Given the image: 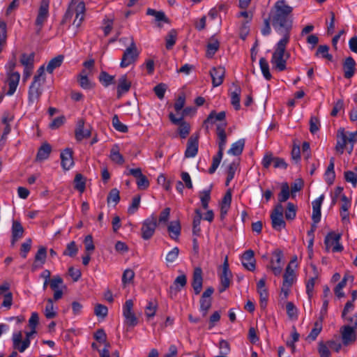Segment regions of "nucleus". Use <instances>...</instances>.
Masks as SVG:
<instances>
[{
  "label": "nucleus",
  "mask_w": 357,
  "mask_h": 357,
  "mask_svg": "<svg viewBox=\"0 0 357 357\" xmlns=\"http://www.w3.org/2000/svg\"><path fill=\"white\" fill-rule=\"evenodd\" d=\"M176 32L175 30H171L166 36V48L170 50L176 43Z\"/></svg>",
  "instance_id": "60"
},
{
  "label": "nucleus",
  "mask_w": 357,
  "mask_h": 357,
  "mask_svg": "<svg viewBox=\"0 0 357 357\" xmlns=\"http://www.w3.org/2000/svg\"><path fill=\"white\" fill-rule=\"evenodd\" d=\"M259 66L264 79L270 80L272 75L270 73L268 63L265 58L262 57L259 59Z\"/></svg>",
  "instance_id": "44"
},
{
  "label": "nucleus",
  "mask_w": 357,
  "mask_h": 357,
  "mask_svg": "<svg viewBox=\"0 0 357 357\" xmlns=\"http://www.w3.org/2000/svg\"><path fill=\"white\" fill-rule=\"evenodd\" d=\"M238 167V163L236 162H232L228 165L227 168V178L225 181L226 186H228L230 182L234 179Z\"/></svg>",
  "instance_id": "38"
},
{
  "label": "nucleus",
  "mask_w": 357,
  "mask_h": 357,
  "mask_svg": "<svg viewBox=\"0 0 357 357\" xmlns=\"http://www.w3.org/2000/svg\"><path fill=\"white\" fill-rule=\"evenodd\" d=\"M296 208L295 205L289 202L287 204V210L285 211V218L287 220H294L296 218Z\"/></svg>",
  "instance_id": "63"
},
{
  "label": "nucleus",
  "mask_w": 357,
  "mask_h": 357,
  "mask_svg": "<svg viewBox=\"0 0 357 357\" xmlns=\"http://www.w3.org/2000/svg\"><path fill=\"white\" fill-rule=\"evenodd\" d=\"M356 65V61L351 56L347 57L344 59L342 63V68L344 71V76L345 78L350 79L354 76L355 73Z\"/></svg>",
  "instance_id": "26"
},
{
  "label": "nucleus",
  "mask_w": 357,
  "mask_h": 357,
  "mask_svg": "<svg viewBox=\"0 0 357 357\" xmlns=\"http://www.w3.org/2000/svg\"><path fill=\"white\" fill-rule=\"evenodd\" d=\"M234 89L230 94L231 104L236 110H238L241 107L240 96L241 93V88L237 85H234Z\"/></svg>",
  "instance_id": "35"
},
{
  "label": "nucleus",
  "mask_w": 357,
  "mask_h": 357,
  "mask_svg": "<svg viewBox=\"0 0 357 357\" xmlns=\"http://www.w3.org/2000/svg\"><path fill=\"white\" fill-rule=\"evenodd\" d=\"M356 142L357 135H337L335 151L339 154H342L345 151L351 154Z\"/></svg>",
  "instance_id": "5"
},
{
  "label": "nucleus",
  "mask_w": 357,
  "mask_h": 357,
  "mask_svg": "<svg viewBox=\"0 0 357 357\" xmlns=\"http://www.w3.org/2000/svg\"><path fill=\"white\" fill-rule=\"evenodd\" d=\"M12 239L11 244L14 245L15 243L22 237L24 233V228L19 221L14 220L13 222L12 228Z\"/></svg>",
  "instance_id": "28"
},
{
  "label": "nucleus",
  "mask_w": 357,
  "mask_h": 357,
  "mask_svg": "<svg viewBox=\"0 0 357 357\" xmlns=\"http://www.w3.org/2000/svg\"><path fill=\"white\" fill-rule=\"evenodd\" d=\"M158 309V303L156 301L149 300L147 301V305L145 307V314L148 318H153L155 317Z\"/></svg>",
  "instance_id": "48"
},
{
  "label": "nucleus",
  "mask_w": 357,
  "mask_h": 357,
  "mask_svg": "<svg viewBox=\"0 0 357 357\" xmlns=\"http://www.w3.org/2000/svg\"><path fill=\"white\" fill-rule=\"evenodd\" d=\"M220 43L217 39L212 38L207 45L206 55L208 57H213L215 52L218 50Z\"/></svg>",
  "instance_id": "42"
},
{
  "label": "nucleus",
  "mask_w": 357,
  "mask_h": 357,
  "mask_svg": "<svg viewBox=\"0 0 357 357\" xmlns=\"http://www.w3.org/2000/svg\"><path fill=\"white\" fill-rule=\"evenodd\" d=\"M20 79V74L18 72L8 73L7 82L8 84V91L6 94L12 96L17 90Z\"/></svg>",
  "instance_id": "23"
},
{
  "label": "nucleus",
  "mask_w": 357,
  "mask_h": 357,
  "mask_svg": "<svg viewBox=\"0 0 357 357\" xmlns=\"http://www.w3.org/2000/svg\"><path fill=\"white\" fill-rule=\"evenodd\" d=\"M139 56V52L137 49L135 43L132 38L130 45L128 47L123 54L120 63L121 68H127L134 63Z\"/></svg>",
  "instance_id": "7"
},
{
  "label": "nucleus",
  "mask_w": 357,
  "mask_h": 357,
  "mask_svg": "<svg viewBox=\"0 0 357 357\" xmlns=\"http://www.w3.org/2000/svg\"><path fill=\"white\" fill-rule=\"evenodd\" d=\"M78 252V248L75 241H71L67 244L66 250L63 251V255L69 256L70 257H75Z\"/></svg>",
  "instance_id": "57"
},
{
  "label": "nucleus",
  "mask_w": 357,
  "mask_h": 357,
  "mask_svg": "<svg viewBox=\"0 0 357 357\" xmlns=\"http://www.w3.org/2000/svg\"><path fill=\"white\" fill-rule=\"evenodd\" d=\"M134 277H135V272L132 269H130V268L126 269L123 273V275H122V278H121L122 284L124 287L126 286L128 284L130 283L133 280Z\"/></svg>",
  "instance_id": "58"
},
{
  "label": "nucleus",
  "mask_w": 357,
  "mask_h": 357,
  "mask_svg": "<svg viewBox=\"0 0 357 357\" xmlns=\"http://www.w3.org/2000/svg\"><path fill=\"white\" fill-rule=\"evenodd\" d=\"M50 288L54 291V300L61 299L63 294V289L65 288L63 279L59 275L54 276L50 281Z\"/></svg>",
  "instance_id": "16"
},
{
  "label": "nucleus",
  "mask_w": 357,
  "mask_h": 357,
  "mask_svg": "<svg viewBox=\"0 0 357 357\" xmlns=\"http://www.w3.org/2000/svg\"><path fill=\"white\" fill-rule=\"evenodd\" d=\"M63 59L64 57L63 55H58L57 56L52 59L47 66V71L49 73H52L54 69L61 66Z\"/></svg>",
  "instance_id": "36"
},
{
  "label": "nucleus",
  "mask_w": 357,
  "mask_h": 357,
  "mask_svg": "<svg viewBox=\"0 0 357 357\" xmlns=\"http://www.w3.org/2000/svg\"><path fill=\"white\" fill-rule=\"evenodd\" d=\"M211 200V188L204 189L200 192V201L202 206L204 209H207L208 207V203Z\"/></svg>",
  "instance_id": "50"
},
{
  "label": "nucleus",
  "mask_w": 357,
  "mask_h": 357,
  "mask_svg": "<svg viewBox=\"0 0 357 357\" xmlns=\"http://www.w3.org/2000/svg\"><path fill=\"white\" fill-rule=\"evenodd\" d=\"M271 255L272 256L267 268L270 269L274 275L279 276L281 275L283 269V252L280 249H276L272 252Z\"/></svg>",
  "instance_id": "6"
},
{
  "label": "nucleus",
  "mask_w": 357,
  "mask_h": 357,
  "mask_svg": "<svg viewBox=\"0 0 357 357\" xmlns=\"http://www.w3.org/2000/svg\"><path fill=\"white\" fill-rule=\"evenodd\" d=\"M131 86V82L127 79L126 75H122L119 79L117 86V96L120 98L123 94L127 93Z\"/></svg>",
  "instance_id": "30"
},
{
  "label": "nucleus",
  "mask_w": 357,
  "mask_h": 357,
  "mask_svg": "<svg viewBox=\"0 0 357 357\" xmlns=\"http://www.w3.org/2000/svg\"><path fill=\"white\" fill-rule=\"evenodd\" d=\"M33 54H23L21 56L20 62L26 68V69H32L33 66Z\"/></svg>",
  "instance_id": "53"
},
{
  "label": "nucleus",
  "mask_w": 357,
  "mask_h": 357,
  "mask_svg": "<svg viewBox=\"0 0 357 357\" xmlns=\"http://www.w3.org/2000/svg\"><path fill=\"white\" fill-rule=\"evenodd\" d=\"M322 330V321L319 320L317 321L314 324L313 328L310 332L309 335L307 337V339L310 341H314L319 333H321Z\"/></svg>",
  "instance_id": "40"
},
{
  "label": "nucleus",
  "mask_w": 357,
  "mask_h": 357,
  "mask_svg": "<svg viewBox=\"0 0 357 357\" xmlns=\"http://www.w3.org/2000/svg\"><path fill=\"white\" fill-rule=\"evenodd\" d=\"M112 126L118 132H126L128 131L127 126L119 121L117 115H114L112 118Z\"/></svg>",
  "instance_id": "61"
},
{
  "label": "nucleus",
  "mask_w": 357,
  "mask_h": 357,
  "mask_svg": "<svg viewBox=\"0 0 357 357\" xmlns=\"http://www.w3.org/2000/svg\"><path fill=\"white\" fill-rule=\"evenodd\" d=\"M45 68L42 66L38 69L36 74L33 77V82L29 86V102L33 103L40 98L43 93V86L45 84Z\"/></svg>",
  "instance_id": "2"
},
{
  "label": "nucleus",
  "mask_w": 357,
  "mask_h": 357,
  "mask_svg": "<svg viewBox=\"0 0 357 357\" xmlns=\"http://www.w3.org/2000/svg\"><path fill=\"white\" fill-rule=\"evenodd\" d=\"M133 301L131 299L127 300L123 305V316L125 319L124 324L129 327H135L138 324V319L134 313Z\"/></svg>",
  "instance_id": "10"
},
{
  "label": "nucleus",
  "mask_w": 357,
  "mask_h": 357,
  "mask_svg": "<svg viewBox=\"0 0 357 357\" xmlns=\"http://www.w3.org/2000/svg\"><path fill=\"white\" fill-rule=\"evenodd\" d=\"M255 253L252 250H246L241 257L242 265L248 271H254L255 270Z\"/></svg>",
  "instance_id": "22"
},
{
  "label": "nucleus",
  "mask_w": 357,
  "mask_h": 357,
  "mask_svg": "<svg viewBox=\"0 0 357 357\" xmlns=\"http://www.w3.org/2000/svg\"><path fill=\"white\" fill-rule=\"evenodd\" d=\"M199 149V137L198 135L191 136L187 142L186 149L185 151V157L187 158H195Z\"/></svg>",
  "instance_id": "18"
},
{
  "label": "nucleus",
  "mask_w": 357,
  "mask_h": 357,
  "mask_svg": "<svg viewBox=\"0 0 357 357\" xmlns=\"http://www.w3.org/2000/svg\"><path fill=\"white\" fill-rule=\"evenodd\" d=\"M293 8L287 4L285 0H278L274 4L271 14L272 26L275 31L282 38L274 46L271 63L273 68L284 71L287 68V59L289 54L287 52V46L289 43L291 31L293 27L291 13Z\"/></svg>",
  "instance_id": "1"
},
{
  "label": "nucleus",
  "mask_w": 357,
  "mask_h": 357,
  "mask_svg": "<svg viewBox=\"0 0 357 357\" xmlns=\"http://www.w3.org/2000/svg\"><path fill=\"white\" fill-rule=\"evenodd\" d=\"M328 51L329 47L328 45H319L317 48L316 56L331 61L333 56L328 53Z\"/></svg>",
  "instance_id": "55"
},
{
  "label": "nucleus",
  "mask_w": 357,
  "mask_h": 357,
  "mask_svg": "<svg viewBox=\"0 0 357 357\" xmlns=\"http://www.w3.org/2000/svg\"><path fill=\"white\" fill-rule=\"evenodd\" d=\"M157 227V220L154 214L151 215L142 222L141 228L142 238L144 240L150 239L154 234Z\"/></svg>",
  "instance_id": "9"
},
{
  "label": "nucleus",
  "mask_w": 357,
  "mask_h": 357,
  "mask_svg": "<svg viewBox=\"0 0 357 357\" xmlns=\"http://www.w3.org/2000/svg\"><path fill=\"white\" fill-rule=\"evenodd\" d=\"M54 298H47V304L44 310V314L47 319H53L57 314V307L54 305Z\"/></svg>",
  "instance_id": "32"
},
{
  "label": "nucleus",
  "mask_w": 357,
  "mask_h": 357,
  "mask_svg": "<svg viewBox=\"0 0 357 357\" xmlns=\"http://www.w3.org/2000/svg\"><path fill=\"white\" fill-rule=\"evenodd\" d=\"M272 227L275 230L281 231L286 226L283 216L271 215Z\"/></svg>",
  "instance_id": "45"
},
{
  "label": "nucleus",
  "mask_w": 357,
  "mask_h": 357,
  "mask_svg": "<svg viewBox=\"0 0 357 357\" xmlns=\"http://www.w3.org/2000/svg\"><path fill=\"white\" fill-rule=\"evenodd\" d=\"M356 328L348 325H344L340 328V332L343 345L348 346L356 340Z\"/></svg>",
  "instance_id": "13"
},
{
  "label": "nucleus",
  "mask_w": 357,
  "mask_h": 357,
  "mask_svg": "<svg viewBox=\"0 0 357 357\" xmlns=\"http://www.w3.org/2000/svg\"><path fill=\"white\" fill-rule=\"evenodd\" d=\"M244 146H245V139H240L231 144V146L228 150L227 153L229 155L238 156L242 153Z\"/></svg>",
  "instance_id": "34"
},
{
  "label": "nucleus",
  "mask_w": 357,
  "mask_h": 357,
  "mask_svg": "<svg viewBox=\"0 0 357 357\" xmlns=\"http://www.w3.org/2000/svg\"><path fill=\"white\" fill-rule=\"evenodd\" d=\"M214 292V289L212 287H208L202 294L200 298L199 312L203 317H206L208 310L211 307L212 299L211 296Z\"/></svg>",
  "instance_id": "11"
},
{
  "label": "nucleus",
  "mask_w": 357,
  "mask_h": 357,
  "mask_svg": "<svg viewBox=\"0 0 357 357\" xmlns=\"http://www.w3.org/2000/svg\"><path fill=\"white\" fill-rule=\"evenodd\" d=\"M78 82L80 86L84 89H91L93 88L91 82L87 77V73L85 70H83L81 73L78 75Z\"/></svg>",
  "instance_id": "39"
},
{
  "label": "nucleus",
  "mask_w": 357,
  "mask_h": 357,
  "mask_svg": "<svg viewBox=\"0 0 357 357\" xmlns=\"http://www.w3.org/2000/svg\"><path fill=\"white\" fill-rule=\"evenodd\" d=\"M209 74L212 79L213 87L219 86L223 82L225 75V68L222 66L213 67Z\"/></svg>",
  "instance_id": "19"
},
{
  "label": "nucleus",
  "mask_w": 357,
  "mask_h": 357,
  "mask_svg": "<svg viewBox=\"0 0 357 357\" xmlns=\"http://www.w3.org/2000/svg\"><path fill=\"white\" fill-rule=\"evenodd\" d=\"M99 80L105 87H107L114 84V76L110 75L107 72L102 71L100 74Z\"/></svg>",
  "instance_id": "52"
},
{
  "label": "nucleus",
  "mask_w": 357,
  "mask_h": 357,
  "mask_svg": "<svg viewBox=\"0 0 357 357\" xmlns=\"http://www.w3.org/2000/svg\"><path fill=\"white\" fill-rule=\"evenodd\" d=\"M286 310L289 318L291 319L298 318V309L292 302L287 303Z\"/></svg>",
  "instance_id": "59"
},
{
  "label": "nucleus",
  "mask_w": 357,
  "mask_h": 357,
  "mask_svg": "<svg viewBox=\"0 0 357 357\" xmlns=\"http://www.w3.org/2000/svg\"><path fill=\"white\" fill-rule=\"evenodd\" d=\"M120 201L119 191L116 188H113L109 192L107 198L108 205L112 204L115 206Z\"/></svg>",
  "instance_id": "47"
},
{
  "label": "nucleus",
  "mask_w": 357,
  "mask_h": 357,
  "mask_svg": "<svg viewBox=\"0 0 357 357\" xmlns=\"http://www.w3.org/2000/svg\"><path fill=\"white\" fill-rule=\"evenodd\" d=\"M340 234H336L333 231L328 233L324 238L326 250L329 252L331 250L333 252H339L343 250V246L340 244Z\"/></svg>",
  "instance_id": "8"
},
{
  "label": "nucleus",
  "mask_w": 357,
  "mask_h": 357,
  "mask_svg": "<svg viewBox=\"0 0 357 357\" xmlns=\"http://www.w3.org/2000/svg\"><path fill=\"white\" fill-rule=\"evenodd\" d=\"M52 150V146L49 143H43L38 148L35 161L40 162L47 160L51 154Z\"/></svg>",
  "instance_id": "25"
},
{
  "label": "nucleus",
  "mask_w": 357,
  "mask_h": 357,
  "mask_svg": "<svg viewBox=\"0 0 357 357\" xmlns=\"http://www.w3.org/2000/svg\"><path fill=\"white\" fill-rule=\"evenodd\" d=\"M203 285L202 270L200 267L194 269L192 275V287L196 295L200 294Z\"/></svg>",
  "instance_id": "20"
},
{
  "label": "nucleus",
  "mask_w": 357,
  "mask_h": 357,
  "mask_svg": "<svg viewBox=\"0 0 357 357\" xmlns=\"http://www.w3.org/2000/svg\"><path fill=\"white\" fill-rule=\"evenodd\" d=\"M290 196V189L289 184L287 182H284L281 184V191L278 194L279 202H286Z\"/></svg>",
  "instance_id": "43"
},
{
  "label": "nucleus",
  "mask_w": 357,
  "mask_h": 357,
  "mask_svg": "<svg viewBox=\"0 0 357 357\" xmlns=\"http://www.w3.org/2000/svg\"><path fill=\"white\" fill-rule=\"evenodd\" d=\"M47 257V250L45 247H40L37 251L35 256V263L39 261L41 265H43L45 262Z\"/></svg>",
  "instance_id": "62"
},
{
  "label": "nucleus",
  "mask_w": 357,
  "mask_h": 357,
  "mask_svg": "<svg viewBox=\"0 0 357 357\" xmlns=\"http://www.w3.org/2000/svg\"><path fill=\"white\" fill-rule=\"evenodd\" d=\"M222 156L223 154L221 153V151H218L217 154L213 157L212 165L208 169V173L210 174H213L215 172L221 162Z\"/></svg>",
  "instance_id": "54"
},
{
  "label": "nucleus",
  "mask_w": 357,
  "mask_h": 357,
  "mask_svg": "<svg viewBox=\"0 0 357 357\" xmlns=\"http://www.w3.org/2000/svg\"><path fill=\"white\" fill-rule=\"evenodd\" d=\"M170 121L178 126V134H188L190 131V126L188 123L183 120L182 116L176 117L173 113H170Z\"/></svg>",
  "instance_id": "21"
},
{
  "label": "nucleus",
  "mask_w": 357,
  "mask_h": 357,
  "mask_svg": "<svg viewBox=\"0 0 357 357\" xmlns=\"http://www.w3.org/2000/svg\"><path fill=\"white\" fill-rule=\"evenodd\" d=\"M329 347H331L328 344V342L320 341L318 343L317 350L320 357H331V353Z\"/></svg>",
  "instance_id": "51"
},
{
  "label": "nucleus",
  "mask_w": 357,
  "mask_h": 357,
  "mask_svg": "<svg viewBox=\"0 0 357 357\" xmlns=\"http://www.w3.org/2000/svg\"><path fill=\"white\" fill-rule=\"evenodd\" d=\"M61 166L63 170L70 169L74 166L73 151L70 148L63 149L60 154Z\"/></svg>",
  "instance_id": "17"
},
{
  "label": "nucleus",
  "mask_w": 357,
  "mask_h": 357,
  "mask_svg": "<svg viewBox=\"0 0 357 357\" xmlns=\"http://www.w3.org/2000/svg\"><path fill=\"white\" fill-rule=\"evenodd\" d=\"M232 276L231 272L229 268V264L227 261V257L225 258V260L222 265V271L220 275V286L218 288V291L220 293H222L227 288H229L230 285V280Z\"/></svg>",
  "instance_id": "14"
},
{
  "label": "nucleus",
  "mask_w": 357,
  "mask_h": 357,
  "mask_svg": "<svg viewBox=\"0 0 357 357\" xmlns=\"http://www.w3.org/2000/svg\"><path fill=\"white\" fill-rule=\"evenodd\" d=\"M13 304V295L10 289L3 295V301L0 308L9 310Z\"/></svg>",
  "instance_id": "37"
},
{
  "label": "nucleus",
  "mask_w": 357,
  "mask_h": 357,
  "mask_svg": "<svg viewBox=\"0 0 357 357\" xmlns=\"http://www.w3.org/2000/svg\"><path fill=\"white\" fill-rule=\"evenodd\" d=\"M348 276L344 275L342 280L335 286L334 292L335 296L340 298L344 296V293L343 291V288L346 286Z\"/></svg>",
  "instance_id": "56"
},
{
  "label": "nucleus",
  "mask_w": 357,
  "mask_h": 357,
  "mask_svg": "<svg viewBox=\"0 0 357 357\" xmlns=\"http://www.w3.org/2000/svg\"><path fill=\"white\" fill-rule=\"evenodd\" d=\"M13 342L14 348L22 353L30 346L31 340L28 339L22 340V334L20 332H17L13 335Z\"/></svg>",
  "instance_id": "24"
},
{
  "label": "nucleus",
  "mask_w": 357,
  "mask_h": 357,
  "mask_svg": "<svg viewBox=\"0 0 357 357\" xmlns=\"http://www.w3.org/2000/svg\"><path fill=\"white\" fill-rule=\"evenodd\" d=\"M50 2V0H41L36 20V25L38 26V32L41 30L44 23L49 17Z\"/></svg>",
  "instance_id": "12"
},
{
  "label": "nucleus",
  "mask_w": 357,
  "mask_h": 357,
  "mask_svg": "<svg viewBox=\"0 0 357 357\" xmlns=\"http://www.w3.org/2000/svg\"><path fill=\"white\" fill-rule=\"evenodd\" d=\"M344 179L347 182L351 183L354 188H356L357 186V175L354 172H345Z\"/></svg>",
  "instance_id": "64"
},
{
  "label": "nucleus",
  "mask_w": 357,
  "mask_h": 357,
  "mask_svg": "<svg viewBox=\"0 0 357 357\" xmlns=\"http://www.w3.org/2000/svg\"><path fill=\"white\" fill-rule=\"evenodd\" d=\"M225 117L226 113L224 111L218 113L215 111H212L204 121V126L208 130L215 127L217 132L216 134H225Z\"/></svg>",
  "instance_id": "3"
},
{
  "label": "nucleus",
  "mask_w": 357,
  "mask_h": 357,
  "mask_svg": "<svg viewBox=\"0 0 357 357\" xmlns=\"http://www.w3.org/2000/svg\"><path fill=\"white\" fill-rule=\"evenodd\" d=\"M119 149V146L116 144H114L110 150L109 157L113 162L117 165H123L125 160L122 154L120 153Z\"/></svg>",
  "instance_id": "31"
},
{
  "label": "nucleus",
  "mask_w": 357,
  "mask_h": 357,
  "mask_svg": "<svg viewBox=\"0 0 357 357\" xmlns=\"http://www.w3.org/2000/svg\"><path fill=\"white\" fill-rule=\"evenodd\" d=\"M181 227L179 220L171 221L167 226V231L172 239L177 241L181 235Z\"/></svg>",
  "instance_id": "29"
},
{
  "label": "nucleus",
  "mask_w": 357,
  "mask_h": 357,
  "mask_svg": "<svg viewBox=\"0 0 357 357\" xmlns=\"http://www.w3.org/2000/svg\"><path fill=\"white\" fill-rule=\"evenodd\" d=\"M126 174L132 175L137 178V185L140 190H145L149 186V181L145 175L142 172L140 168L130 169L128 172H126Z\"/></svg>",
  "instance_id": "15"
},
{
  "label": "nucleus",
  "mask_w": 357,
  "mask_h": 357,
  "mask_svg": "<svg viewBox=\"0 0 357 357\" xmlns=\"http://www.w3.org/2000/svg\"><path fill=\"white\" fill-rule=\"evenodd\" d=\"M195 213L197 215L193 219V228L192 233L195 236H199L201 231L200 224L202 220V213L199 209H196Z\"/></svg>",
  "instance_id": "49"
},
{
  "label": "nucleus",
  "mask_w": 357,
  "mask_h": 357,
  "mask_svg": "<svg viewBox=\"0 0 357 357\" xmlns=\"http://www.w3.org/2000/svg\"><path fill=\"white\" fill-rule=\"evenodd\" d=\"M187 284V278L185 274L178 275L174 281L173 285L169 287V293L171 295H176Z\"/></svg>",
  "instance_id": "27"
},
{
  "label": "nucleus",
  "mask_w": 357,
  "mask_h": 357,
  "mask_svg": "<svg viewBox=\"0 0 357 357\" xmlns=\"http://www.w3.org/2000/svg\"><path fill=\"white\" fill-rule=\"evenodd\" d=\"M146 15L154 16L156 22H168V19L163 11H158L152 8H148L146 10Z\"/></svg>",
  "instance_id": "46"
},
{
  "label": "nucleus",
  "mask_w": 357,
  "mask_h": 357,
  "mask_svg": "<svg viewBox=\"0 0 357 357\" xmlns=\"http://www.w3.org/2000/svg\"><path fill=\"white\" fill-rule=\"evenodd\" d=\"M296 270L294 268H290V267H286L285 271L283 275L282 285L291 287L296 280Z\"/></svg>",
  "instance_id": "33"
},
{
  "label": "nucleus",
  "mask_w": 357,
  "mask_h": 357,
  "mask_svg": "<svg viewBox=\"0 0 357 357\" xmlns=\"http://www.w3.org/2000/svg\"><path fill=\"white\" fill-rule=\"evenodd\" d=\"M74 188L80 193H83L86 188V179L81 174H77L74 178Z\"/></svg>",
  "instance_id": "41"
},
{
  "label": "nucleus",
  "mask_w": 357,
  "mask_h": 357,
  "mask_svg": "<svg viewBox=\"0 0 357 357\" xmlns=\"http://www.w3.org/2000/svg\"><path fill=\"white\" fill-rule=\"evenodd\" d=\"M86 12L85 3L83 1H79L77 5L71 4L66 10L64 18L66 20L71 18L73 14H75V20L73 25L78 29L82 22L84 21Z\"/></svg>",
  "instance_id": "4"
}]
</instances>
